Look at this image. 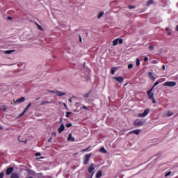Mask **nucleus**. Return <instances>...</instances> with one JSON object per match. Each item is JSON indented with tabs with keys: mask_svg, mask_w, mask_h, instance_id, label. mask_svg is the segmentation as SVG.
Wrapping results in <instances>:
<instances>
[{
	"mask_svg": "<svg viewBox=\"0 0 178 178\" xmlns=\"http://www.w3.org/2000/svg\"><path fill=\"white\" fill-rule=\"evenodd\" d=\"M54 136H56V133L54 132Z\"/></svg>",
	"mask_w": 178,
	"mask_h": 178,
	"instance_id": "nucleus-55",
	"label": "nucleus"
},
{
	"mask_svg": "<svg viewBox=\"0 0 178 178\" xmlns=\"http://www.w3.org/2000/svg\"><path fill=\"white\" fill-rule=\"evenodd\" d=\"M48 92H51V94H56L57 97H63V95H66V92L59 90H48Z\"/></svg>",
	"mask_w": 178,
	"mask_h": 178,
	"instance_id": "nucleus-2",
	"label": "nucleus"
},
{
	"mask_svg": "<svg viewBox=\"0 0 178 178\" xmlns=\"http://www.w3.org/2000/svg\"><path fill=\"white\" fill-rule=\"evenodd\" d=\"M161 154H157L158 158H161Z\"/></svg>",
	"mask_w": 178,
	"mask_h": 178,
	"instance_id": "nucleus-42",
	"label": "nucleus"
},
{
	"mask_svg": "<svg viewBox=\"0 0 178 178\" xmlns=\"http://www.w3.org/2000/svg\"><path fill=\"white\" fill-rule=\"evenodd\" d=\"M170 175H172V171L168 172L165 174V177H168L170 176Z\"/></svg>",
	"mask_w": 178,
	"mask_h": 178,
	"instance_id": "nucleus-25",
	"label": "nucleus"
},
{
	"mask_svg": "<svg viewBox=\"0 0 178 178\" xmlns=\"http://www.w3.org/2000/svg\"><path fill=\"white\" fill-rule=\"evenodd\" d=\"M155 87H156V82L154 83V86L147 92V95L149 97V99L152 100L153 104H156V101L154 98V93H152V90Z\"/></svg>",
	"mask_w": 178,
	"mask_h": 178,
	"instance_id": "nucleus-1",
	"label": "nucleus"
},
{
	"mask_svg": "<svg viewBox=\"0 0 178 178\" xmlns=\"http://www.w3.org/2000/svg\"><path fill=\"white\" fill-rule=\"evenodd\" d=\"M82 109H86V111H87V110H88V108H87V106H83L82 107Z\"/></svg>",
	"mask_w": 178,
	"mask_h": 178,
	"instance_id": "nucleus-38",
	"label": "nucleus"
},
{
	"mask_svg": "<svg viewBox=\"0 0 178 178\" xmlns=\"http://www.w3.org/2000/svg\"><path fill=\"white\" fill-rule=\"evenodd\" d=\"M113 79H114V80L118 81V83H122L124 80L123 76H114Z\"/></svg>",
	"mask_w": 178,
	"mask_h": 178,
	"instance_id": "nucleus-8",
	"label": "nucleus"
},
{
	"mask_svg": "<svg viewBox=\"0 0 178 178\" xmlns=\"http://www.w3.org/2000/svg\"><path fill=\"white\" fill-rule=\"evenodd\" d=\"M148 75L149 79H151L152 80H155V76H154V73H152V72H149L148 73Z\"/></svg>",
	"mask_w": 178,
	"mask_h": 178,
	"instance_id": "nucleus-15",
	"label": "nucleus"
},
{
	"mask_svg": "<svg viewBox=\"0 0 178 178\" xmlns=\"http://www.w3.org/2000/svg\"><path fill=\"white\" fill-rule=\"evenodd\" d=\"M65 130V124H61L60 127L58 129V131L59 134L62 133Z\"/></svg>",
	"mask_w": 178,
	"mask_h": 178,
	"instance_id": "nucleus-13",
	"label": "nucleus"
},
{
	"mask_svg": "<svg viewBox=\"0 0 178 178\" xmlns=\"http://www.w3.org/2000/svg\"><path fill=\"white\" fill-rule=\"evenodd\" d=\"M93 170H95V167L94 163H92L90 165V166L88 168V173H92Z\"/></svg>",
	"mask_w": 178,
	"mask_h": 178,
	"instance_id": "nucleus-10",
	"label": "nucleus"
},
{
	"mask_svg": "<svg viewBox=\"0 0 178 178\" xmlns=\"http://www.w3.org/2000/svg\"><path fill=\"white\" fill-rule=\"evenodd\" d=\"M102 177V171H101V170L97 171V172L96 174V177L101 178Z\"/></svg>",
	"mask_w": 178,
	"mask_h": 178,
	"instance_id": "nucleus-14",
	"label": "nucleus"
},
{
	"mask_svg": "<svg viewBox=\"0 0 178 178\" xmlns=\"http://www.w3.org/2000/svg\"><path fill=\"white\" fill-rule=\"evenodd\" d=\"M40 155H41V153H37L36 154V156H40Z\"/></svg>",
	"mask_w": 178,
	"mask_h": 178,
	"instance_id": "nucleus-40",
	"label": "nucleus"
},
{
	"mask_svg": "<svg viewBox=\"0 0 178 178\" xmlns=\"http://www.w3.org/2000/svg\"><path fill=\"white\" fill-rule=\"evenodd\" d=\"M176 31H178V25L176 26Z\"/></svg>",
	"mask_w": 178,
	"mask_h": 178,
	"instance_id": "nucleus-47",
	"label": "nucleus"
},
{
	"mask_svg": "<svg viewBox=\"0 0 178 178\" xmlns=\"http://www.w3.org/2000/svg\"><path fill=\"white\" fill-rule=\"evenodd\" d=\"M104 16V12H100L98 15V19H101Z\"/></svg>",
	"mask_w": 178,
	"mask_h": 178,
	"instance_id": "nucleus-23",
	"label": "nucleus"
},
{
	"mask_svg": "<svg viewBox=\"0 0 178 178\" xmlns=\"http://www.w3.org/2000/svg\"><path fill=\"white\" fill-rule=\"evenodd\" d=\"M168 30H169L168 27L165 28V31H168Z\"/></svg>",
	"mask_w": 178,
	"mask_h": 178,
	"instance_id": "nucleus-46",
	"label": "nucleus"
},
{
	"mask_svg": "<svg viewBox=\"0 0 178 178\" xmlns=\"http://www.w3.org/2000/svg\"><path fill=\"white\" fill-rule=\"evenodd\" d=\"M136 66H140V58H136Z\"/></svg>",
	"mask_w": 178,
	"mask_h": 178,
	"instance_id": "nucleus-28",
	"label": "nucleus"
},
{
	"mask_svg": "<svg viewBox=\"0 0 178 178\" xmlns=\"http://www.w3.org/2000/svg\"><path fill=\"white\" fill-rule=\"evenodd\" d=\"M79 42H83V39H81V35H79Z\"/></svg>",
	"mask_w": 178,
	"mask_h": 178,
	"instance_id": "nucleus-36",
	"label": "nucleus"
},
{
	"mask_svg": "<svg viewBox=\"0 0 178 178\" xmlns=\"http://www.w3.org/2000/svg\"><path fill=\"white\" fill-rule=\"evenodd\" d=\"M24 101H26V98H24V97H22L15 101V104H22V102H24Z\"/></svg>",
	"mask_w": 178,
	"mask_h": 178,
	"instance_id": "nucleus-11",
	"label": "nucleus"
},
{
	"mask_svg": "<svg viewBox=\"0 0 178 178\" xmlns=\"http://www.w3.org/2000/svg\"><path fill=\"white\" fill-rule=\"evenodd\" d=\"M39 29L41 30V26H39Z\"/></svg>",
	"mask_w": 178,
	"mask_h": 178,
	"instance_id": "nucleus-57",
	"label": "nucleus"
},
{
	"mask_svg": "<svg viewBox=\"0 0 178 178\" xmlns=\"http://www.w3.org/2000/svg\"><path fill=\"white\" fill-rule=\"evenodd\" d=\"M13 170H15V168H13V167H10L7 168L6 171L7 176H9V175H10L13 172Z\"/></svg>",
	"mask_w": 178,
	"mask_h": 178,
	"instance_id": "nucleus-9",
	"label": "nucleus"
},
{
	"mask_svg": "<svg viewBox=\"0 0 178 178\" xmlns=\"http://www.w3.org/2000/svg\"><path fill=\"white\" fill-rule=\"evenodd\" d=\"M89 95H90L89 94L85 95V98H88Z\"/></svg>",
	"mask_w": 178,
	"mask_h": 178,
	"instance_id": "nucleus-39",
	"label": "nucleus"
},
{
	"mask_svg": "<svg viewBox=\"0 0 178 178\" xmlns=\"http://www.w3.org/2000/svg\"><path fill=\"white\" fill-rule=\"evenodd\" d=\"M134 124L136 127H140V126H143V124H144V121L138 119L134 122Z\"/></svg>",
	"mask_w": 178,
	"mask_h": 178,
	"instance_id": "nucleus-5",
	"label": "nucleus"
},
{
	"mask_svg": "<svg viewBox=\"0 0 178 178\" xmlns=\"http://www.w3.org/2000/svg\"><path fill=\"white\" fill-rule=\"evenodd\" d=\"M19 141L23 142L22 140H20V138H18Z\"/></svg>",
	"mask_w": 178,
	"mask_h": 178,
	"instance_id": "nucleus-51",
	"label": "nucleus"
},
{
	"mask_svg": "<svg viewBox=\"0 0 178 178\" xmlns=\"http://www.w3.org/2000/svg\"><path fill=\"white\" fill-rule=\"evenodd\" d=\"M162 67H163V70H165V65H163Z\"/></svg>",
	"mask_w": 178,
	"mask_h": 178,
	"instance_id": "nucleus-41",
	"label": "nucleus"
},
{
	"mask_svg": "<svg viewBox=\"0 0 178 178\" xmlns=\"http://www.w3.org/2000/svg\"><path fill=\"white\" fill-rule=\"evenodd\" d=\"M60 122H62V120H60Z\"/></svg>",
	"mask_w": 178,
	"mask_h": 178,
	"instance_id": "nucleus-59",
	"label": "nucleus"
},
{
	"mask_svg": "<svg viewBox=\"0 0 178 178\" xmlns=\"http://www.w3.org/2000/svg\"><path fill=\"white\" fill-rule=\"evenodd\" d=\"M158 84H159V82L157 81V82H156V86H158Z\"/></svg>",
	"mask_w": 178,
	"mask_h": 178,
	"instance_id": "nucleus-53",
	"label": "nucleus"
},
{
	"mask_svg": "<svg viewBox=\"0 0 178 178\" xmlns=\"http://www.w3.org/2000/svg\"><path fill=\"white\" fill-rule=\"evenodd\" d=\"M0 129H1V130H3V128H2V127H0Z\"/></svg>",
	"mask_w": 178,
	"mask_h": 178,
	"instance_id": "nucleus-52",
	"label": "nucleus"
},
{
	"mask_svg": "<svg viewBox=\"0 0 178 178\" xmlns=\"http://www.w3.org/2000/svg\"><path fill=\"white\" fill-rule=\"evenodd\" d=\"M128 69H133V64H129L128 65Z\"/></svg>",
	"mask_w": 178,
	"mask_h": 178,
	"instance_id": "nucleus-31",
	"label": "nucleus"
},
{
	"mask_svg": "<svg viewBox=\"0 0 178 178\" xmlns=\"http://www.w3.org/2000/svg\"><path fill=\"white\" fill-rule=\"evenodd\" d=\"M60 122H62V120H60Z\"/></svg>",
	"mask_w": 178,
	"mask_h": 178,
	"instance_id": "nucleus-58",
	"label": "nucleus"
},
{
	"mask_svg": "<svg viewBox=\"0 0 178 178\" xmlns=\"http://www.w3.org/2000/svg\"><path fill=\"white\" fill-rule=\"evenodd\" d=\"M117 69H118L117 67H113V68H111V74H115V73Z\"/></svg>",
	"mask_w": 178,
	"mask_h": 178,
	"instance_id": "nucleus-21",
	"label": "nucleus"
},
{
	"mask_svg": "<svg viewBox=\"0 0 178 178\" xmlns=\"http://www.w3.org/2000/svg\"><path fill=\"white\" fill-rule=\"evenodd\" d=\"M100 152H102L103 154H106L108 152L106 151V149H105V147H101L99 149Z\"/></svg>",
	"mask_w": 178,
	"mask_h": 178,
	"instance_id": "nucleus-19",
	"label": "nucleus"
},
{
	"mask_svg": "<svg viewBox=\"0 0 178 178\" xmlns=\"http://www.w3.org/2000/svg\"><path fill=\"white\" fill-rule=\"evenodd\" d=\"M30 106H31V103H30L24 109L25 112L28 111L30 108Z\"/></svg>",
	"mask_w": 178,
	"mask_h": 178,
	"instance_id": "nucleus-27",
	"label": "nucleus"
},
{
	"mask_svg": "<svg viewBox=\"0 0 178 178\" xmlns=\"http://www.w3.org/2000/svg\"><path fill=\"white\" fill-rule=\"evenodd\" d=\"M70 115H72V112L67 111L65 113V118H69Z\"/></svg>",
	"mask_w": 178,
	"mask_h": 178,
	"instance_id": "nucleus-24",
	"label": "nucleus"
},
{
	"mask_svg": "<svg viewBox=\"0 0 178 178\" xmlns=\"http://www.w3.org/2000/svg\"><path fill=\"white\" fill-rule=\"evenodd\" d=\"M24 143H27V140H26L24 141Z\"/></svg>",
	"mask_w": 178,
	"mask_h": 178,
	"instance_id": "nucleus-56",
	"label": "nucleus"
},
{
	"mask_svg": "<svg viewBox=\"0 0 178 178\" xmlns=\"http://www.w3.org/2000/svg\"><path fill=\"white\" fill-rule=\"evenodd\" d=\"M63 105H64L65 108H67L66 104L64 103Z\"/></svg>",
	"mask_w": 178,
	"mask_h": 178,
	"instance_id": "nucleus-48",
	"label": "nucleus"
},
{
	"mask_svg": "<svg viewBox=\"0 0 178 178\" xmlns=\"http://www.w3.org/2000/svg\"><path fill=\"white\" fill-rule=\"evenodd\" d=\"M149 51H153L154 50V46H149Z\"/></svg>",
	"mask_w": 178,
	"mask_h": 178,
	"instance_id": "nucleus-35",
	"label": "nucleus"
},
{
	"mask_svg": "<svg viewBox=\"0 0 178 178\" xmlns=\"http://www.w3.org/2000/svg\"><path fill=\"white\" fill-rule=\"evenodd\" d=\"M128 8L129 9H136V6H129Z\"/></svg>",
	"mask_w": 178,
	"mask_h": 178,
	"instance_id": "nucleus-33",
	"label": "nucleus"
},
{
	"mask_svg": "<svg viewBox=\"0 0 178 178\" xmlns=\"http://www.w3.org/2000/svg\"><path fill=\"white\" fill-rule=\"evenodd\" d=\"M1 111H3V112H6V111L8 110V108L5 106H1Z\"/></svg>",
	"mask_w": 178,
	"mask_h": 178,
	"instance_id": "nucleus-22",
	"label": "nucleus"
},
{
	"mask_svg": "<svg viewBox=\"0 0 178 178\" xmlns=\"http://www.w3.org/2000/svg\"><path fill=\"white\" fill-rule=\"evenodd\" d=\"M44 104H51V102H48V101L43 102L40 104V105L42 106H44Z\"/></svg>",
	"mask_w": 178,
	"mask_h": 178,
	"instance_id": "nucleus-26",
	"label": "nucleus"
},
{
	"mask_svg": "<svg viewBox=\"0 0 178 178\" xmlns=\"http://www.w3.org/2000/svg\"><path fill=\"white\" fill-rule=\"evenodd\" d=\"M66 127H72V123H67L66 124Z\"/></svg>",
	"mask_w": 178,
	"mask_h": 178,
	"instance_id": "nucleus-34",
	"label": "nucleus"
},
{
	"mask_svg": "<svg viewBox=\"0 0 178 178\" xmlns=\"http://www.w3.org/2000/svg\"><path fill=\"white\" fill-rule=\"evenodd\" d=\"M40 100V97L36 98V101Z\"/></svg>",
	"mask_w": 178,
	"mask_h": 178,
	"instance_id": "nucleus-49",
	"label": "nucleus"
},
{
	"mask_svg": "<svg viewBox=\"0 0 178 178\" xmlns=\"http://www.w3.org/2000/svg\"><path fill=\"white\" fill-rule=\"evenodd\" d=\"M69 102H72V99H69Z\"/></svg>",
	"mask_w": 178,
	"mask_h": 178,
	"instance_id": "nucleus-50",
	"label": "nucleus"
},
{
	"mask_svg": "<svg viewBox=\"0 0 178 178\" xmlns=\"http://www.w3.org/2000/svg\"><path fill=\"white\" fill-rule=\"evenodd\" d=\"M168 35H171L172 33L171 32H168Z\"/></svg>",
	"mask_w": 178,
	"mask_h": 178,
	"instance_id": "nucleus-44",
	"label": "nucleus"
},
{
	"mask_svg": "<svg viewBox=\"0 0 178 178\" xmlns=\"http://www.w3.org/2000/svg\"><path fill=\"white\" fill-rule=\"evenodd\" d=\"M8 19H9V20H12V17H8Z\"/></svg>",
	"mask_w": 178,
	"mask_h": 178,
	"instance_id": "nucleus-45",
	"label": "nucleus"
},
{
	"mask_svg": "<svg viewBox=\"0 0 178 178\" xmlns=\"http://www.w3.org/2000/svg\"><path fill=\"white\" fill-rule=\"evenodd\" d=\"M149 113V108H145L143 113L138 114V118H145Z\"/></svg>",
	"mask_w": 178,
	"mask_h": 178,
	"instance_id": "nucleus-4",
	"label": "nucleus"
},
{
	"mask_svg": "<svg viewBox=\"0 0 178 178\" xmlns=\"http://www.w3.org/2000/svg\"><path fill=\"white\" fill-rule=\"evenodd\" d=\"M68 141H74V138L72 136V134H69V136L67 138Z\"/></svg>",
	"mask_w": 178,
	"mask_h": 178,
	"instance_id": "nucleus-17",
	"label": "nucleus"
},
{
	"mask_svg": "<svg viewBox=\"0 0 178 178\" xmlns=\"http://www.w3.org/2000/svg\"><path fill=\"white\" fill-rule=\"evenodd\" d=\"M126 86H127V83H125V84L124 85V87H126Z\"/></svg>",
	"mask_w": 178,
	"mask_h": 178,
	"instance_id": "nucleus-54",
	"label": "nucleus"
},
{
	"mask_svg": "<svg viewBox=\"0 0 178 178\" xmlns=\"http://www.w3.org/2000/svg\"><path fill=\"white\" fill-rule=\"evenodd\" d=\"M172 115H173V113H172V112H170V111H169V112L167 113V116H168V117L172 116Z\"/></svg>",
	"mask_w": 178,
	"mask_h": 178,
	"instance_id": "nucleus-29",
	"label": "nucleus"
},
{
	"mask_svg": "<svg viewBox=\"0 0 178 178\" xmlns=\"http://www.w3.org/2000/svg\"><path fill=\"white\" fill-rule=\"evenodd\" d=\"M154 3V0H148L147 3H146V6H149Z\"/></svg>",
	"mask_w": 178,
	"mask_h": 178,
	"instance_id": "nucleus-20",
	"label": "nucleus"
},
{
	"mask_svg": "<svg viewBox=\"0 0 178 178\" xmlns=\"http://www.w3.org/2000/svg\"><path fill=\"white\" fill-rule=\"evenodd\" d=\"M15 50H6L4 51V54H7V55H10V54H13V52H15Z\"/></svg>",
	"mask_w": 178,
	"mask_h": 178,
	"instance_id": "nucleus-16",
	"label": "nucleus"
},
{
	"mask_svg": "<svg viewBox=\"0 0 178 178\" xmlns=\"http://www.w3.org/2000/svg\"><path fill=\"white\" fill-rule=\"evenodd\" d=\"M10 178H19V177L17 173L14 172L11 175Z\"/></svg>",
	"mask_w": 178,
	"mask_h": 178,
	"instance_id": "nucleus-18",
	"label": "nucleus"
},
{
	"mask_svg": "<svg viewBox=\"0 0 178 178\" xmlns=\"http://www.w3.org/2000/svg\"><path fill=\"white\" fill-rule=\"evenodd\" d=\"M26 113V111H24L21 114H19V118H22Z\"/></svg>",
	"mask_w": 178,
	"mask_h": 178,
	"instance_id": "nucleus-30",
	"label": "nucleus"
},
{
	"mask_svg": "<svg viewBox=\"0 0 178 178\" xmlns=\"http://www.w3.org/2000/svg\"><path fill=\"white\" fill-rule=\"evenodd\" d=\"M176 84V81H166L163 83V86L165 87H175Z\"/></svg>",
	"mask_w": 178,
	"mask_h": 178,
	"instance_id": "nucleus-3",
	"label": "nucleus"
},
{
	"mask_svg": "<svg viewBox=\"0 0 178 178\" xmlns=\"http://www.w3.org/2000/svg\"><path fill=\"white\" fill-rule=\"evenodd\" d=\"M118 44H123V39L117 38L113 41V47H116Z\"/></svg>",
	"mask_w": 178,
	"mask_h": 178,
	"instance_id": "nucleus-6",
	"label": "nucleus"
},
{
	"mask_svg": "<svg viewBox=\"0 0 178 178\" xmlns=\"http://www.w3.org/2000/svg\"><path fill=\"white\" fill-rule=\"evenodd\" d=\"M144 60L145 62H148V57H145Z\"/></svg>",
	"mask_w": 178,
	"mask_h": 178,
	"instance_id": "nucleus-37",
	"label": "nucleus"
},
{
	"mask_svg": "<svg viewBox=\"0 0 178 178\" xmlns=\"http://www.w3.org/2000/svg\"><path fill=\"white\" fill-rule=\"evenodd\" d=\"M4 176H5V173L4 172H1L0 173V178H3Z\"/></svg>",
	"mask_w": 178,
	"mask_h": 178,
	"instance_id": "nucleus-32",
	"label": "nucleus"
},
{
	"mask_svg": "<svg viewBox=\"0 0 178 178\" xmlns=\"http://www.w3.org/2000/svg\"><path fill=\"white\" fill-rule=\"evenodd\" d=\"M89 149H90V147H88V148L85 149L84 151H85V152H86V151H88Z\"/></svg>",
	"mask_w": 178,
	"mask_h": 178,
	"instance_id": "nucleus-43",
	"label": "nucleus"
},
{
	"mask_svg": "<svg viewBox=\"0 0 178 178\" xmlns=\"http://www.w3.org/2000/svg\"><path fill=\"white\" fill-rule=\"evenodd\" d=\"M91 157V154H88L85 156V159H84V161H83V163L85 165H88V161H90V158Z\"/></svg>",
	"mask_w": 178,
	"mask_h": 178,
	"instance_id": "nucleus-7",
	"label": "nucleus"
},
{
	"mask_svg": "<svg viewBox=\"0 0 178 178\" xmlns=\"http://www.w3.org/2000/svg\"><path fill=\"white\" fill-rule=\"evenodd\" d=\"M140 131H141V130H140V129H136V130H133V131H130L129 134H133V133H134V134H136V136H138V134H140Z\"/></svg>",
	"mask_w": 178,
	"mask_h": 178,
	"instance_id": "nucleus-12",
	"label": "nucleus"
}]
</instances>
